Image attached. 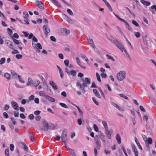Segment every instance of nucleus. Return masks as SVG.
Returning <instances> with one entry per match:
<instances>
[{
  "instance_id": "1",
  "label": "nucleus",
  "mask_w": 156,
  "mask_h": 156,
  "mask_svg": "<svg viewBox=\"0 0 156 156\" xmlns=\"http://www.w3.org/2000/svg\"><path fill=\"white\" fill-rule=\"evenodd\" d=\"M126 73L124 71H121L117 74V77L119 81L123 80L126 77Z\"/></svg>"
},
{
  "instance_id": "2",
  "label": "nucleus",
  "mask_w": 156,
  "mask_h": 156,
  "mask_svg": "<svg viewBox=\"0 0 156 156\" xmlns=\"http://www.w3.org/2000/svg\"><path fill=\"white\" fill-rule=\"evenodd\" d=\"M42 126L41 128L42 130L44 131H47L49 129V124L45 119H43Z\"/></svg>"
},
{
  "instance_id": "3",
  "label": "nucleus",
  "mask_w": 156,
  "mask_h": 156,
  "mask_svg": "<svg viewBox=\"0 0 156 156\" xmlns=\"http://www.w3.org/2000/svg\"><path fill=\"white\" fill-rule=\"evenodd\" d=\"M67 130L66 129H65L63 131L62 136L61 139L62 141L65 144L66 143L67 140Z\"/></svg>"
},
{
  "instance_id": "4",
  "label": "nucleus",
  "mask_w": 156,
  "mask_h": 156,
  "mask_svg": "<svg viewBox=\"0 0 156 156\" xmlns=\"http://www.w3.org/2000/svg\"><path fill=\"white\" fill-rule=\"evenodd\" d=\"M122 52L123 51H125L126 55L129 58L130 57L129 55V53L127 52L126 50L124 48L123 45L121 43L118 42V44L116 45Z\"/></svg>"
},
{
  "instance_id": "5",
  "label": "nucleus",
  "mask_w": 156,
  "mask_h": 156,
  "mask_svg": "<svg viewBox=\"0 0 156 156\" xmlns=\"http://www.w3.org/2000/svg\"><path fill=\"white\" fill-rule=\"evenodd\" d=\"M90 78H85L84 79H82V81L83 83L82 84L83 86L84 87H87V85H89L90 83Z\"/></svg>"
},
{
  "instance_id": "6",
  "label": "nucleus",
  "mask_w": 156,
  "mask_h": 156,
  "mask_svg": "<svg viewBox=\"0 0 156 156\" xmlns=\"http://www.w3.org/2000/svg\"><path fill=\"white\" fill-rule=\"evenodd\" d=\"M35 4L40 9H44V6L43 3L40 1L36 0L35 2Z\"/></svg>"
},
{
  "instance_id": "7",
  "label": "nucleus",
  "mask_w": 156,
  "mask_h": 156,
  "mask_svg": "<svg viewBox=\"0 0 156 156\" xmlns=\"http://www.w3.org/2000/svg\"><path fill=\"white\" fill-rule=\"evenodd\" d=\"M43 28L46 35H47L50 31L49 27L47 25H45L43 26Z\"/></svg>"
},
{
  "instance_id": "8",
  "label": "nucleus",
  "mask_w": 156,
  "mask_h": 156,
  "mask_svg": "<svg viewBox=\"0 0 156 156\" xmlns=\"http://www.w3.org/2000/svg\"><path fill=\"white\" fill-rule=\"evenodd\" d=\"M11 104L13 108L16 110H19V106L17 103L13 101L11 102Z\"/></svg>"
},
{
  "instance_id": "9",
  "label": "nucleus",
  "mask_w": 156,
  "mask_h": 156,
  "mask_svg": "<svg viewBox=\"0 0 156 156\" xmlns=\"http://www.w3.org/2000/svg\"><path fill=\"white\" fill-rule=\"evenodd\" d=\"M87 40L88 41L89 43L90 46L93 47L94 49H95L96 47L94 45V42L92 39H90V37H88L87 38Z\"/></svg>"
},
{
  "instance_id": "10",
  "label": "nucleus",
  "mask_w": 156,
  "mask_h": 156,
  "mask_svg": "<svg viewBox=\"0 0 156 156\" xmlns=\"http://www.w3.org/2000/svg\"><path fill=\"white\" fill-rule=\"evenodd\" d=\"M50 84L52 87L55 90L58 89V86L57 85L52 81H50L49 82Z\"/></svg>"
},
{
  "instance_id": "11",
  "label": "nucleus",
  "mask_w": 156,
  "mask_h": 156,
  "mask_svg": "<svg viewBox=\"0 0 156 156\" xmlns=\"http://www.w3.org/2000/svg\"><path fill=\"white\" fill-rule=\"evenodd\" d=\"M132 147L133 151L134 152L135 156H138V152L137 151V149L135 147V145H134V144H132Z\"/></svg>"
},
{
  "instance_id": "12",
  "label": "nucleus",
  "mask_w": 156,
  "mask_h": 156,
  "mask_svg": "<svg viewBox=\"0 0 156 156\" xmlns=\"http://www.w3.org/2000/svg\"><path fill=\"white\" fill-rule=\"evenodd\" d=\"M76 86L77 87H80V89L82 90L83 93H84L85 92V90L83 87H84L83 86V85H82L79 82H77Z\"/></svg>"
},
{
  "instance_id": "13",
  "label": "nucleus",
  "mask_w": 156,
  "mask_h": 156,
  "mask_svg": "<svg viewBox=\"0 0 156 156\" xmlns=\"http://www.w3.org/2000/svg\"><path fill=\"white\" fill-rule=\"evenodd\" d=\"M45 97L46 99L52 102H54L55 101V100L54 98H52L48 95H45Z\"/></svg>"
},
{
  "instance_id": "14",
  "label": "nucleus",
  "mask_w": 156,
  "mask_h": 156,
  "mask_svg": "<svg viewBox=\"0 0 156 156\" xmlns=\"http://www.w3.org/2000/svg\"><path fill=\"white\" fill-rule=\"evenodd\" d=\"M52 1L55 5L57 6L58 8H60L61 7V5L60 3L56 0H52Z\"/></svg>"
},
{
  "instance_id": "15",
  "label": "nucleus",
  "mask_w": 156,
  "mask_h": 156,
  "mask_svg": "<svg viewBox=\"0 0 156 156\" xmlns=\"http://www.w3.org/2000/svg\"><path fill=\"white\" fill-rule=\"evenodd\" d=\"M112 132L113 131L112 129L109 130L108 132H106L107 134L108 137L109 139L111 138V134L112 133Z\"/></svg>"
},
{
  "instance_id": "16",
  "label": "nucleus",
  "mask_w": 156,
  "mask_h": 156,
  "mask_svg": "<svg viewBox=\"0 0 156 156\" xmlns=\"http://www.w3.org/2000/svg\"><path fill=\"white\" fill-rule=\"evenodd\" d=\"M134 139H135V141L136 142L137 145V146L139 147V149L140 150H142V147L140 145V143L138 142V141L137 139L136 138V137H135Z\"/></svg>"
},
{
  "instance_id": "17",
  "label": "nucleus",
  "mask_w": 156,
  "mask_h": 156,
  "mask_svg": "<svg viewBox=\"0 0 156 156\" xmlns=\"http://www.w3.org/2000/svg\"><path fill=\"white\" fill-rule=\"evenodd\" d=\"M145 144H151L152 143V140L151 138H148L146 141H145Z\"/></svg>"
},
{
  "instance_id": "18",
  "label": "nucleus",
  "mask_w": 156,
  "mask_h": 156,
  "mask_svg": "<svg viewBox=\"0 0 156 156\" xmlns=\"http://www.w3.org/2000/svg\"><path fill=\"white\" fill-rule=\"evenodd\" d=\"M7 44L8 46L10 48L13 49L14 48L12 44V43L11 41H9L7 43Z\"/></svg>"
},
{
  "instance_id": "19",
  "label": "nucleus",
  "mask_w": 156,
  "mask_h": 156,
  "mask_svg": "<svg viewBox=\"0 0 156 156\" xmlns=\"http://www.w3.org/2000/svg\"><path fill=\"white\" fill-rule=\"evenodd\" d=\"M154 9L155 11L156 12V5H154L152 6L151 7L150 9L151 11L152 12L153 14H154L155 13L154 11Z\"/></svg>"
},
{
  "instance_id": "20",
  "label": "nucleus",
  "mask_w": 156,
  "mask_h": 156,
  "mask_svg": "<svg viewBox=\"0 0 156 156\" xmlns=\"http://www.w3.org/2000/svg\"><path fill=\"white\" fill-rule=\"evenodd\" d=\"M111 104L113 105L116 108L119 110L122 111V108L119 106H118L117 104L114 102H112Z\"/></svg>"
},
{
  "instance_id": "21",
  "label": "nucleus",
  "mask_w": 156,
  "mask_h": 156,
  "mask_svg": "<svg viewBox=\"0 0 156 156\" xmlns=\"http://www.w3.org/2000/svg\"><path fill=\"white\" fill-rule=\"evenodd\" d=\"M141 2L144 5H145L146 6H148L150 5L151 3L149 2L146 1L144 0H142L141 1Z\"/></svg>"
},
{
  "instance_id": "22",
  "label": "nucleus",
  "mask_w": 156,
  "mask_h": 156,
  "mask_svg": "<svg viewBox=\"0 0 156 156\" xmlns=\"http://www.w3.org/2000/svg\"><path fill=\"white\" fill-rule=\"evenodd\" d=\"M116 138L117 140L118 141V142L119 144L121 143V138L120 137V135L119 134H117L116 136Z\"/></svg>"
},
{
  "instance_id": "23",
  "label": "nucleus",
  "mask_w": 156,
  "mask_h": 156,
  "mask_svg": "<svg viewBox=\"0 0 156 156\" xmlns=\"http://www.w3.org/2000/svg\"><path fill=\"white\" fill-rule=\"evenodd\" d=\"M29 16V15L27 12H23V17L24 19H27Z\"/></svg>"
},
{
  "instance_id": "24",
  "label": "nucleus",
  "mask_w": 156,
  "mask_h": 156,
  "mask_svg": "<svg viewBox=\"0 0 156 156\" xmlns=\"http://www.w3.org/2000/svg\"><path fill=\"white\" fill-rule=\"evenodd\" d=\"M20 144H22L24 147V149L27 152H29V150L28 149V147L23 142H20Z\"/></svg>"
},
{
  "instance_id": "25",
  "label": "nucleus",
  "mask_w": 156,
  "mask_h": 156,
  "mask_svg": "<svg viewBox=\"0 0 156 156\" xmlns=\"http://www.w3.org/2000/svg\"><path fill=\"white\" fill-rule=\"evenodd\" d=\"M149 97L151 101L154 104V105H156V104L155 103V102H156V101L154 99L153 97L151 95H149Z\"/></svg>"
},
{
  "instance_id": "26",
  "label": "nucleus",
  "mask_w": 156,
  "mask_h": 156,
  "mask_svg": "<svg viewBox=\"0 0 156 156\" xmlns=\"http://www.w3.org/2000/svg\"><path fill=\"white\" fill-rule=\"evenodd\" d=\"M29 136L30 139L33 142H34V135L32 134V133L30 132L29 133Z\"/></svg>"
},
{
  "instance_id": "27",
  "label": "nucleus",
  "mask_w": 156,
  "mask_h": 156,
  "mask_svg": "<svg viewBox=\"0 0 156 156\" xmlns=\"http://www.w3.org/2000/svg\"><path fill=\"white\" fill-rule=\"evenodd\" d=\"M40 83V81L39 80H37L36 82H33L32 84L33 86L35 87H37L39 85Z\"/></svg>"
},
{
  "instance_id": "28",
  "label": "nucleus",
  "mask_w": 156,
  "mask_h": 156,
  "mask_svg": "<svg viewBox=\"0 0 156 156\" xmlns=\"http://www.w3.org/2000/svg\"><path fill=\"white\" fill-rule=\"evenodd\" d=\"M109 40L110 41L115 44L116 45L119 42L116 40H114L111 39H109Z\"/></svg>"
},
{
  "instance_id": "29",
  "label": "nucleus",
  "mask_w": 156,
  "mask_h": 156,
  "mask_svg": "<svg viewBox=\"0 0 156 156\" xmlns=\"http://www.w3.org/2000/svg\"><path fill=\"white\" fill-rule=\"evenodd\" d=\"M12 74L14 76L15 78H17L18 76V74L16 73L14 70H11V71Z\"/></svg>"
},
{
  "instance_id": "30",
  "label": "nucleus",
  "mask_w": 156,
  "mask_h": 156,
  "mask_svg": "<svg viewBox=\"0 0 156 156\" xmlns=\"http://www.w3.org/2000/svg\"><path fill=\"white\" fill-rule=\"evenodd\" d=\"M46 90H47L48 93L49 94H52V90H51V89H49L48 88V86L47 85H46Z\"/></svg>"
},
{
  "instance_id": "31",
  "label": "nucleus",
  "mask_w": 156,
  "mask_h": 156,
  "mask_svg": "<svg viewBox=\"0 0 156 156\" xmlns=\"http://www.w3.org/2000/svg\"><path fill=\"white\" fill-rule=\"evenodd\" d=\"M5 61V58H2L0 60V64L1 65L3 64Z\"/></svg>"
},
{
  "instance_id": "32",
  "label": "nucleus",
  "mask_w": 156,
  "mask_h": 156,
  "mask_svg": "<svg viewBox=\"0 0 156 156\" xmlns=\"http://www.w3.org/2000/svg\"><path fill=\"white\" fill-rule=\"evenodd\" d=\"M12 39L13 41V42L15 43L16 44H20V42H19V41L18 40H17L15 38H14L13 37H12Z\"/></svg>"
},
{
  "instance_id": "33",
  "label": "nucleus",
  "mask_w": 156,
  "mask_h": 156,
  "mask_svg": "<svg viewBox=\"0 0 156 156\" xmlns=\"http://www.w3.org/2000/svg\"><path fill=\"white\" fill-rule=\"evenodd\" d=\"M33 83V81L31 79L30 77L28 78V82L27 83V85L28 86H29L30 84H32Z\"/></svg>"
},
{
  "instance_id": "34",
  "label": "nucleus",
  "mask_w": 156,
  "mask_h": 156,
  "mask_svg": "<svg viewBox=\"0 0 156 156\" xmlns=\"http://www.w3.org/2000/svg\"><path fill=\"white\" fill-rule=\"evenodd\" d=\"M60 105L62 107L67 108H68V106L66 105V104L63 103H59Z\"/></svg>"
},
{
  "instance_id": "35",
  "label": "nucleus",
  "mask_w": 156,
  "mask_h": 156,
  "mask_svg": "<svg viewBox=\"0 0 156 156\" xmlns=\"http://www.w3.org/2000/svg\"><path fill=\"white\" fill-rule=\"evenodd\" d=\"M63 30L66 35H68L70 33V30H69L64 29H63Z\"/></svg>"
},
{
  "instance_id": "36",
  "label": "nucleus",
  "mask_w": 156,
  "mask_h": 156,
  "mask_svg": "<svg viewBox=\"0 0 156 156\" xmlns=\"http://www.w3.org/2000/svg\"><path fill=\"white\" fill-rule=\"evenodd\" d=\"M37 48H39V49H42V47L40 43H37L36 45V46L35 47Z\"/></svg>"
},
{
  "instance_id": "37",
  "label": "nucleus",
  "mask_w": 156,
  "mask_h": 156,
  "mask_svg": "<svg viewBox=\"0 0 156 156\" xmlns=\"http://www.w3.org/2000/svg\"><path fill=\"white\" fill-rule=\"evenodd\" d=\"M55 128V126L54 125L52 124H51L50 125H49V129H54Z\"/></svg>"
},
{
  "instance_id": "38",
  "label": "nucleus",
  "mask_w": 156,
  "mask_h": 156,
  "mask_svg": "<svg viewBox=\"0 0 156 156\" xmlns=\"http://www.w3.org/2000/svg\"><path fill=\"white\" fill-rule=\"evenodd\" d=\"M4 76L8 80H9L10 79V76L9 74L8 73H5L4 74Z\"/></svg>"
},
{
  "instance_id": "39",
  "label": "nucleus",
  "mask_w": 156,
  "mask_h": 156,
  "mask_svg": "<svg viewBox=\"0 0 156 156\" xmlns=\"http://www.w3.org/2000/svg\"><path fill=\"white\" fill-rule=\"evenodd\" d=\"M134 34L136 36V37L138 38H139L140 37V33L138 32H135L134 33Z\"/></svg>"
},
{
  "instance_id": "40",
  "label": "nucleus",
  "mask_w": 156,
  "mask_h": 156,
  "mask_svg": "<svg viewBox=\"0 0 156 156\" xmlns=\"http://www.w3.org/2000/svg\"><path fill=\"white\" fill-rule=\"evenodd\" d=\"M96 76L97 79L99 82H101V80L100 79V76L98 73H96Z\"/></svg>"
},
{
  "instance_id": "41",
  "label": "nucleus",
  "mask_w": 156,
  "mask_h": 156,
  "mask_svg": "<svg viewBox=\"0 0 156 156\" xmlns=\"http://www.w3.org/2000/svg\"><path fill=\"white\" fill-rule=\"evenodd\" d=\"M7 30L9 32L8 33L9 35L10 36V37H13L12 36V30L9 28H8L7 29Z\"/></svg>"
},
{
  "instance_id": "42",
  "label": "nucleus",
  "mask_w": 156,
  "mask_h": 156,
  "mask_svg": "<svg viewBox=\"0 0 156 156\" xmlns=\"http://www.w3.org/2000/svg\"><path fill=\"white\" fill-rule=\"evenodd\" d=\"M123 22L125 23L126 25V27L128 28V29L129 30H130L131 29L129 27V25L128 23L125 20V21H123Z\"/></svg>"
},
{
  "instance_id": "43",
  "label": "nucleus",
  "mask_w": 156,
  "mask_h": 156,
  "mask_svg": "<svg viewBox=\"0 0 156 156\" xmlns=\"http://www.w3.org/2000/svg\"><path fill=\"white\" fill-rule=\"evenodd\" d=\"M67 12L71 16H73V13L72 10L70 9H68L67 10Z\"/></svg>"
},
{
  "instance_id": "44",
  "label": "nucleus",
  "mask_w": 156,
  "mask_h": 156,
  "mask_svg": "<svg viewBox=\"0 0 156 156\" xmlns=\"http://www.w3.org/2000/svg\"><path fill=\"white\" fill-rule=\"evenodd\" d=\"M70 74L72 75L73 76H75L76 75V73L75 70H72L70 72Z\"/></svg>"
},
{
  "instance_id": "45",
  "label": "nucleus",
  "mask_w": 156,
  "mask_h": 156,
  "mask_svg": "<svg viewBox=\"0 0 156 156\" xmlns=\"http://www.w3.org/2000/svg\"><path fill=\"white\" fill-rule=\"evenodd\" d=\"M132 23L135 25L136 26L138 27L139 26V24L135 20H133L132 21Z\"/></svg>"
},
{
  "instance_id": "46",
  "label": "nucleus",
  "mask_w": 156,
  "mask_h": 156,
  "mask_svg": "<svg viewBox=\"0 0 156 156\" xmlns=\"http://www.w3.org/2000/svg\"><path fill=\"white\" fill-rule=\"evenodd\" d=\"M97 145V148L98 149H100L101 147L100 143L99 141H97L95 143Z\"/></svg>"
},
{
  "instance_id": "47",
  "label": "nucleus",
  "mask_w": 156,
  "mask_h": 156,
  "mask_svg": "<svg viewBox=\"0 0 156 156\" xmlns=\"http://www.w3.org/2000/svg\"><path fill=\"white\" fill-rule=\"evenodd\" d=\"M6 156H9V150L8 149H6L5 150Z\"/></svg>"
},
{
  "instance_id": "48",
  "label": "nucleus",
  "mask_w": 156,
  "mask_h": 156,
  "mask_svg": "<svg viewBox=\"0 0 156 156\" xmlns=\"http://www.w3.org/2000/svg\"><path fill=\"white\" fill-rule=\"evenodd\" d=\"M17 77L19 78V80L20 82L22 83H24V81L22 80L21 76L20 75H19Z\"/></svg>"
},
{
  "instance_id": "49",
  "label": "nucleus",
  "mask_w": 156,
  "mask_h": 156,
  "mask_svg": "<svg viewBox=\"0 0 156 156\" xmlns=\"http://www.w3.org/2000/svg\"><path fill=\"white\" fill-rule=\"evenodd\" d=\"M92 99L93 101L94 102V103L97 105H99V104L98 102L97 101L95 98L94 97H92Z\"/></svg>"
},
{
  "instance_id": "50",
  "label": "nucleus",
  "mask_w": 156,
  "mask_h": 156,
  "mask_svg": "<svg viewBox=\"0 0 156 156\" xmlns=\"http://www.w3.org/2000/svg\"><path fill=\"white\" fill-rule=\"evenodd\" d=\"M106 56L108 58V59H111L113 61H115V59H114V58L113 57L110 56L108 55L107 54L106 55Z\"/></svg>"
},
{
  "instance_id": "51",
  "label": "nucleus",
  "mask_w": 156,
  "mask_h": 156,
  "mask_svg": "<svg viewBox=\"0 0 156 156\" xmlns=\"http://www.w3.org/2000/svg\"><path fill=\"white\" fill-rule=\"evenodd\" d=\"M28 117L29 119L32 120L34 118V116L33 114H31L29 115Z\"/></svg>"
},
{
  "instance_id": "52",
  "label": "nucleus",
  "mask_w": 156,
  "mask_h": 156,
  "mask_svg": "<svg viewBox=\"0 0 156 156\" xmlns=\"http://www.w3.org/2000/svg\"><path fill=\"white\" fill-rule=\"evenodd\" d=\"M16 57L18 59H21L22 58V55L20 54H17L16 55Z\"/></svg>"
},
{
  "instance_id": "53",
  "label": "nucleus",
  "mask_w": 156,
  "mask_h": 156,
  "mask_svg": "<svg viewBox=\"0 0 156 156\" xmlns=\"http://www.w3.org/2000/svg\"><path fill=\"white\" fill-rule=\"evenodd\" d=\"M14 146L13 144H10V149L11 151H13L14 150Z\"/></svg>"
},
{
  "instance_id": "54",
  "label": "nucleus",
  "mask_w": 156,
  "mask_h": 156,
  "mask_svg": "<svg viewBox=\"0 0 156 156\" xmlns=\"http://www.w3.org/2000/svg\"><path fill=\"white\" fill-rule=\"evenodd\" d=\"M94 128L95 131L97 132H98V129L96 124L94 125Z\"/></svg>"
},
{
  "instance_id": "55",
  "label": "nucleus",
  "mask_w": 156,
  "mask_h": 156,
  "mask_svg": "<svg viewBox=\"0 0 156 156\" xmlns=\"http://www.w3.org/2000/svg\"><path fill=\"white\" fill-rule=\"evenodd\" d=\"M64 63L66 66H69V61L67 59L65 60L64 61Z\"/></svg>"
},
{
  "instance_id": "56",
  "label": "nucleus",
  "mask_w": 156,
  "mask_h": 156,
  "mask_svg": "<svg viewBox=\"0 0 156 156\" xmlns=\"http://www.w3.org/2000/svg\"><path fill=\"white\" fill-rule=\"evenodd\" d=\"M4 117L6 119L9 118V116L7 113L6 112H4L3 113Z\"/></svg>"
},
{
  "instance_id": "57",
  "label": "nucleus",
  "mask_w": 156,
  "mask_h": 156,
  "mask_svg": "<svg viewBox=\"0 0 156 156\" xmlns=\"http://www.w3.org/2000/svg\"><path fill=\"white\" fill-rule=\"evenodd\" d=\"M13 113H14V116L15 117H18L19 116V113L18 112H16L15 111H14L13 112Z\"/></svg>"
},
{
  "instance_id": "58",
  "label": "nucleus",
  "mask_w": 156,
  "mask_h": 156,
  "mask_svg": "<svg viewBox=\"0 0 156 156\" xmlns=\"http://www.w3.org/2000/svg\"><path fill=\"white\" fill-rule=\"evenodd\" d=\"M39 94L40 96H45L44 92L43 91H40L39 92Z\"/></svg>"
},
{
  "instance_id": "59",
  "label": "nucleus",
  "mask_w": 156,
  "mask_h": 156,
  "mask_svg": "<svg viewBox=\"0 0 156 156\" xmlns=\"http://www.w3.org/2000/svg\"><path fill=\"white\" fill-rule=\"evenodd\" d=\"M10 119L12 120V123L13 124L15 125L16 124V122L15 121V119L14 118L11 117Z\"/></svg>"
},
{
  "instance_id": "60",
  "label": "nucleus",
  "mask_w": 156,
  "mask_h": 156,
  "mask_svg": "<svg viewBox=\"0 0 156 156\" xmlns=\"http://www.w3.org/2000/svg\"><path fill=\"white\" fill-rule=\"evenodd\" d=\"M102 123L104 126V127L107 126V123L106 121H102Z\"/></svg>"
},
{
  "instance_id": "61",
  "label": "nucleus",
  "mask_w": 156,
  "mask_h": 156,
  "mask_svg": "<svg viewBox=\"0 0 156 156\" xmlns=\"http://www.w3.org/2000/svg\"><path fill=\"white\" fill-rule=\"evenodd\" d=\"M50 39L51 41H53L55 42L56 41V39L55 37L53 36H51L50 37Z\"/></svg>"
},
{
  "instance_id": "62",
  "label": "nucleus",
  "mask_w": 156,
  "mask_h": 156,
  "mask_svg": "<svg viewBox=\"0 0 156 156\" xmlns=\"http://www.w3.org/2000/svg\"><path fill=\"white\" fill-rule=\"evenodd\" d=\"M100 138L101 139L103 140V141H105V140H104L105 139V135L104 134H102V135H101L100 136Z\"/></svg>"
},
{
  "instance_id": "63",
  "label": "nucleus",
  "mask_w": 156,
  "mask_h": 156,
  "mask_svg": "<svg viewBox=\"0 0 156 156\" xmlns=\"http://www.w3.org/2000/svg\"><path fill=\"white\" fill-rule=\"evenodd\" d=\"M41 111L39 110H37L34 112V114L36 115H39Z\"/></svg>"
},
{
  "instance_id": "64",
  "label": "nucleus",
  "mask_w": 156,
  "mask_h": 156,
  "mask_svg": "<svg viewBox=\"0 0 156 156\" xmlns=\"http://www.w3.org/2000/svg\"><path fill=\"white\" fill-rule=\"evenodd\" d=\"M12 53L13 54H19V52L18 51L16 50H14L12 51Z\"/></svg>"
}]
</instances>
